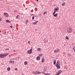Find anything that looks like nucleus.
<instances>
[{"mask_svg":"<svg viewBox=\"0 0 75 75\" xmlns=\"http://www.w3.org/2000/svg\"><path fill=\"white\" fill-rule=\"evenodd\" d=\"M57 15H58V14L57 13H56L55 14H53V16L54 17H57Z\"/></svg>","mask_w":75,"mask_h":75,"instance_id":"13","label":"nucleus"},{"mask_svg":"<svg viewBox=\"0 0 75 75\" xmlns=\"http://www.w3.org/2000/svg\"><path fill=\"white\" fill-rule=\"evenodd\" d=\"M59 10V8L58 7H57V8H54V11H57L58 10Z\"/></svg>","mask_w":75,"mask_h":75,"instance_id":"8","label":"nucleus"},{"mask_svg":"<svg viewBox=\"0 0 75 75\" xmlns=\"http://www.w3.org/2000/svg\"><path fill=\"white\" fill-rule=\"evenodd\" d=\"M59 61L58 60L57 61V64H56L55 65V66L57 69H60V68H61V67H60V64H59Z\"/></svg>","mask_w":75,"mask_h":75,"instance_id":"1","label":"nucleus"},{"mask_svg":"<svg viewBox=\"0 0 75 75\" xmlns=\"http://www.w3.org/2000/svg\"><path fill=\"white\" fill-rule=\"evenodd\" d=\"M45 40V39H44V40H43V41H44Z\"/></svg>","mask_w":75,"mask_h":75,"instance_id":"41","label":"nucleus"},{"mask_svg":"<svg viewBox=\"0 0 75 75\" xmlns=\"http://www.w3.org/2000/svg\"><path fill=\"white\" fill-rule=\"evenodd\" d=\"M56 50H57V52H59V49H57Z\"/></svg>","mask_w":75,"mask_h":75,"instance_id":"27","label":"nucleus"},{"mask_svg":"<svg viewBox=\"0 0 75 75\" xmlns=\"http://www.w3.org/2000/svg\"><path fill=\"white\" fill-rule=\"evenodd\" d=\"M10 22H11L10 21H8V20L6 21V23H10Z\"/></svg>","mask_w":75,"mask_h":75,"instance_id":"16","label":"nucleus"},{"mask_svg":"<svg viewBox=\"0 0 75 75\" xmlns=\"http://www.w3.org/2000/svg\"><path fill=\"white\" fill-rule=\"evenodd\" d=\"M64 45L65 46V45Z\"/></svg>","mask_w":75,"mask_h":75,"instance_id":"53","label":"nucleus"},{"mask_svg":"<svg viewBox=\"0 0 75 75\" xmlns=\"http://www.w3.org/2000/svg\"><path fill=\"white\" fill-rule=\"evenodd\" d=\"M2 20V19H1V18H0V21H1Z\"/></svg>","mask_w":75,"mask_h":75,"instance_id":"39","label":"nucleus"},{"mask_svg":"<svg viewBox=\"0 0 75 75\" xmlns=\"http://www.w3.org/2000/svg\"><path fill=\"white\" fill-rule=\"evenodd\" d=\"M41 74V72L40 71H38V74Z\"/></svg>","mask_w":75,"mask_h":75,"instance_id":"35","label":"nucleus"},{"mask_svg":"<svg viewBox=\"0 0 75 75\" xmlns=\"http://www.w3.org/2000/svg\"><path fill=\"white\" fill-rule=\"evenodd\" d=\"M38 16H35V17H38Z\"/></svg>","mask_w":75,"mask_h":75,"instance_id":"44","label":"nucleus"},{"mask_svg":"<svg viewBox=\"0 0 75 75\" xmlns=\"http://www.w3.org/2000/svg\"><path fill=\"white\" fill-rule=\"evenodd\" d=\"M55 64H56V61L55 60H54V61H53L54 65H55Z\"/></svg>","mask_w":75,"mask_h":75,"instance_id":"14","label":"nucleus"},{"mask_svg":"<svg viewBox=\"0 0 75 75\" xmlns=\"http://www.w3.org/2000/svg\"><path fill=\"white\" fill-rule=\"evenodd\" d=\"M36 1H38V0H36Z\"/></svg>","mask_w":75,"mask_h":75,"instance_id":"42","label":"nucleus"},{"mask_svg":"<svg viewBox=\"0 0 75 75\" xmlns=\"http://www.w3.org/2000/svg\"><path fill=\"white\" fill-rule=\"evenodd\" d=\"M10 27H11V28H12V27H13V26H10Z\"/></svg>","mask_w":75,"mask_h":75,"instance_id":"40","label":"nucleus"},{"mask_svg":"<svg viewBox=\"0 0 75 75\" xmlns=\"http://www.w3.org/2000/svg\"><path fill=\"white\" fill-rule=\"evenodd\" d=\"M5 50H9V49H5Z\"/></svg>","mask_w":75,"mask_h":75,"instance_id":"37","label":"nucleus"},{"mask_svg":"<svg viewBox=\"0 0 75 75\" xmlns=\"http://www.w3.org/2000/svg\"><path fill=\"white\" fill-rule=\"evenodd\" d=\"M10 69H10V68H7V71H9L10 70Z\"/></svg>","mask_w":75,"mask_h":75,"instance_id":"20","label":"nucleus"},{"mask_svg":"<svg viewBox=\"0 0 75 75\" xmlns=\"http://www.w3.org/2000/svg\"><path fill=\"white\" fill-rule=\"evenodd\" d=\"M25 22H26L25 23V24H27V23L28 22V20H27L25 21Z\"/></svg>","mask_w":75,"mask_h":75,"instance_id":"25","label":"nucleus"},{"mask_svg":"<svg viewBox=\"0 0 75 75\" xmlns=\"http://www.w3.org/2000/svg\"><path fill=\"white\" fill-rule=\"evenodd\" d=\"M24 75V74H22V75Z\"/></svg>","mask_w":75,"mask_h":75,"instance_id":"49","label":"nucleus"},{"mask_svg":"<svg viewBox=\"0 0 75 75\" xmlns=\"http://www.w3.org/2000/svg\"><path fill=\"white\" fill-rule=\"evenodd\" d=\"M65 3H63L62 4V6H65Z\"/></svg>","mask_w":75,"mask_h":75,"instance_id":"15","label":"nucleus"},{"mask_svg":"<svg viewBox=\"0 0 75 75\" xmlns=\"http://www.w3.org/2000/svg\"><path fill=\"white\" fill-rule=\"evenodd\" d=\"M55 12H56V11H55L54 10V12L53 13V15L54 14H55Z\"/></svg>","mask_w":75,"mask_h":75,"instance_id":"28","label":"nucleus"},{"mask_svg":"<svg viewBox=\"0 0 75 75\" xmlns=\"http://www.w3.org/2000/svg\"><path fill=\"white\" fill-rule=\"evenodd\" d=\"M42 74H45V75H51V74L50 73H47V74H45V73L44 72H42Z\"/></svg>","mask_w":75,"mask_h":75,"instance_id":"10","label":"nucleus"},{"mask_svg":"<svg viewBox=\"0 0 75 75\" xmlns=\"http://www.w3.org/2000/svg\"><path fill=\"white\" fill-rule=\"evenodd\" d=\"M34 14H32V15H34Z\"/></svg>","mask_w":75,"mask_h":75,"instance_id":"50","label":"nucleus"},{"mask_svg":"<svg viewBox=\"0 0 75 75\" xmlns=\"http://www.w3.org/2000/svg\"><path fill=\"white\" fill-rule=\"evenodd\" d=\"M4 16H5L6 17H8V13H7L5 12L4 13Z\"/></svg>","mask_w":75,"mask_h":75,"instance_id":"5","label":"nucleus"},{"mask_svg":"<svg viewBox=\"0 0 75 75\" xmlns=\"http://www.w3.org/2000/svg\"><path fill=\"white\" fill-rule=\"evenodd\" d=\"M36 59L37 60H39V59H40V56L37 57Z\"/></svg>","mask_w":75,"mask_h":75,"instance_id":"12","label":"nucleus"},{"mask_svg":"<svg viewBox=\"0 0 75 75\" xmlns=\"http://www.w3.org/2000/svg\"><path fill=\"white\" fill-rule=\"evenodd\" d=\"M62 72V71L61 70H59L58 73H57V75H59V74H61V73Z\"/></svg>","mask_w":75,"mask_h":75,"instance_id":"6","label":"nucleus"},{"mask_svg":"<svg viewBox=\"0 0 75 75\" xmlns=\"http://www.w3.org/2000/svg\"><path fill=\"white\" fill-rule=\"evenodd\" d=\"M46 71H47V70H43L42 72H46Z\"/></svg>","mask_w":75,"mask_h":75,"instance_id":"30","label":"nucleus"},{"mask_svg":"<svg viewBox=\"0 0 75 75\" xmlns=\"http://www.w3.org/2000/svg\"><path fill=\"white\" fill-rule=\"evenodd\" d=\"M15 71H17V68H16V69H15Z\"/></svg>","mask_w":75,"mask_h":75,"instance_id":"36","label":"nucleus"},{"mask_svg":"<svg viewBox=\"0 0 75 75\" xmlns=\"http://www.w3.org/2000/svg\"><path fill=\"white\" fill-rule=\"evenodd\" d=\"M4 34H6V32H4Z\"/></svg>","mask_w":75,"mask_h":75,"instance_id":"43","label":"nucleus"},{"mask_svg":"<svg viewBox=\"0 0 75 75\" xmlns=\"http://www.w3.org/2000/svg\"><path fill=\"white\" fill-rule=\"evenodd\" d=\"M45 14H46V12L45 11L44 12V13H43L44 15Z\"/></svg>","mask_w":75,"mask_h":75,"instance_id":"34","label":"nucleus"},{"mask_svg":"<svg viewBox=\"0 0 75 75\" xmlns=\"http://www.w3.org/2000/svg\"><path fill=\"white\" fill-rule=\"evenodd\" d=\"M73 50L74 52H75V45L74 46V47H73Z\"/></svg>","mask_w":75,"mask_h":75,"instance_id":"17","label":"nucleus"},{"mask_svg":"<svg viewBox=\"0 0 75 75\" xmlns=\"http://www.w3.org/2000/svg\"><path fill=\"white\" fill-rule=\"evenodd\" d=\"M67 31L68 33H70L72 31V29L70 28H68L67 29Z\"/></svg>","mask_w":75,"mask_h":75,"instance_id":"4","label":"nucleus"},{"mask_svg":"<svg viewBox=\"0 0 75 75\" xmlns=\"http://www.w3.org/2000/svg\"><path fill=\"white\" fill-rule=\"evenodd\" d=\"M39 55L40 57H42V54H40Z\"/></svg>","mask_w":75,"mask_h":75,"instance_id":"32","label":"nucleus"},{"mask_svg":"<svg viewBox=\"0 0 75 75\" xmlns=\"http://www.w3.org/2000/svg\"><path fill=\"white\" fill-rule=\"evenodd\" d=\"M13 51H14V52H15V51H16V50H14Z\"/></svg>","mask_w":75,"mask_h":75,"instance_id":"48","label":"nucleus"},{"mask_svg":"<svg viewBox=\"0 0 75 75\" xmlns=\"http://www.w3.org/2000/svg\"><path fill=\"white\" fill-rule=\"evenodd\" d=\"M14 12H15V11H14Z\"/></svg>","mask_w":75,"mask_h":75,"instance_id":"54","label":"nucleus"},{"mask_svg":"<svg viewBox=\"0 0 75 75\" xmlns=\"http://www.w3.org/2000/svg\"><path fill=\"white\" fill-rule=\"evenodd\" d=\"M54 53H56V52H57V50H55L54 51Z\"/></svg>","mask_w":75,"mask_h":75,"instance_id":"26","label":"nucleus"},{"mask_svg":"<svg viewBox=\"0 0 75 75\" xmlns=\"http://www.w3.org/2000/svg\"><path fill=\"white\" fill-rule=\"evenodd\" d=\"M30 41L28 42V43H30Z\"/></svg>","mask_w":75,"mask_h":75,"instance_id":"45","label":"nucleus"},{"mask_svg":"<svg viewBox=\"0 0 75 75\" xmlns=\"http://www.w3.org/2000/svg\"><path fill=\"white\" fill-rule=\"evenodd\" d=\"M33 74H35L36 75V74H38V71H33L32 72Z\"/></svg>","mask_w":75,"mask_h":75,"instance_id":"7","label":"nucleus"},{"mask_svg":"<svg viewBox=\"0 0 75 75\" xmlns=\"http://www.w3.org/2000/svg\"><path fill=\"white\" fill-rule=\"evenodd\" d=\"M65 68V69H67V67H66Z\"/></svg>","mask_w":75,"mask_h":75,"instance_id":"46","label":"nucleus"},{"mask_svg":"<svg viewBox=\"0 0 75 75\" xmlns=\"http://www.w3.org/2000/svg\"><path fill=\"white\" fill-rule=\"evenodd\" d=\"M9 54V53H7L2 55H1V54H0V58H4V57H6V56Z\"/></svg>","mask_w":75,"mask_h":75,"instance_id":"2","label":"nucleus"},{"mask_svg":"<svg viewBox=\"0 0 75 75\" xmlns=\"http://www.w3.org/2000/svg\"><path fill=\"white\" fill-rule=\"evenodd\" d=\"M20 59V57H17V58H15V59H17V60H18L19 59Z\"/></svg>","mask_w":75,"mask_h":75,"instance_id":"18","label":"nucleus"},{"mask_svg":"<svg viewBox=\"0 0 75 75\" xmlns=\"http://www.w3.org/2000/svg\"><path fill=\"white\" fill-rule=\"evenodd\" d=\"M47 42H48V40H47Z\"/></svg>","mask_w":75,"mask_h":75,"instance_id":"52","label":"nucleus"},{"mask_svg":"<svg viewBox=\"0 0 75 75\" xmlns=\"http://www.w3.org/2000/svg\"><path fill=\"white\" fill-rule=\"evenodd\" d=\"M9 63H13V64H14V61H12V60H10L9 61Z\"/></svg>","mask_w":75,"mask_h":75,"instance_id":"11","label":"nucleus"},{"mask_svg":"<svg viewBox=\"0 0 75 75\" xmlns=\"http://www.w3.org/2000/svg\"><path fill=\"white\" fill-rule=\"evenodd\" d=\"M67 55H68V56H69V57L70 56H71V55H72L71 54H70V53H68Z\"/></svg>","mask_w":75,"mask_h":75,"instance_id":"23","label":"nucleus"},{"mask_svg":"<svg viewBox=\"0 0 75 75\" xmlns=\"http://www.w3.org/2000/svg\"><path fill=\"white\" fill-rule=\"evenodd\" d=\"M64 0V1H65V0Z\"/></svg>","mask_w":75,"mask_h":75,"instance_id":"51","label":"nucleus"},{"mask_svg":"<svg viewBox=\"0 0 75 75\" xmlns=\"http://www.w3.org/2000/svg\"><path fill=\"white\" fill-rule=\"evenodd\" d=\"M32 20H34V16H33L32 17Z\"/></svg>","mask_w":75,"mask_h":75,"instance_id":"31","label":"nucleus"},{"mask_svg":"<svg viewBox=\"0 0 75 75\" xmlns=\"http://www.w3.org/2000/svg\"><path fill=\"white\" fill-rule=\"evenodd\" d=\"M44 61H45V60H44V57H43L42 58V61H41V62H44Z\"/></svg>","mask_w":75,"mask_h":75,"instance_id":"9","label":"nucleus"},{"mask_svg":"<svg viewBox=\"0 0 75 75\" xmlns=\"http://www.w3.org/2000/svg\"><path fill=\"white\" fill-rule=\"evenodd\" d=\"M27 53L28 54H31L33 53V49L31 48L29 50H28L27 52Z\"/></svg>","mask_w":75,"mask_h":75,"instance_id":"3","label":"nucleus"},{"mask_svg":"<svg viewBox=\"0 0 75 75\" xmlns=\"http://www.w3.org/2000/svg\"><path fill=\"white\" fill-rule=\"evenodd\" d=\"M14 59H15V58L13 59H12L14 60Z\"/></svg>","mask_w":75,"mask_h":75,"instance_id":"47","label":"nucleus"},{"mask_svg":"<svg viewBox=\"0 0 75 75\" xmlns=\"http://www.w3.org/2000/svg\"><path fill=\"white\" fill-rule=\"evenodd\" d=\"M38 50L39 51H40V50H41V49H40V48H38Z\"/></svg>","mask_w":75,"mask_h":75,"instance_id":"29","label":"nucleus"},{"mask_svg":"<svg viewBox=\"0 0 75 75\" xmlns=\"http://www.w3.org/2000/svg\"><path fill=\"white\" fill-rule=\"evenodd\" d=\"M65 38H66V39H67L68 40H69V38H68V36H66V37Z\"/></svg>","mask_w":75,"mask_h":75,"instance_id":"24","label":"nucleus"},{"mask_svg":"<svg viewBox=\"0 0 75 75\" xmlns=\"http://www.w3.org/2000/svg\"><path fill=\"white\" fill-rule=\"evenodd\" d=\"M38 21H36V22H35V23H38Z\"/></svg>","mask_w":75,"mask_h":75,"instance_id":"38","label":"nucleus"},{"mask_svg":"<svg viewBox=\"0 0 75 75\" xmlns=\"http://www.w3.org/2000/svg\"><path fill=\"white\" fill-rule=\"evenodd\" d=\"M36 23L35 22L33 23V24H34V25H35V24H36Z\"/></svg>","mask_w":75,"mask_h":75,"instance_id":"33","label":"nucleus"},{"mask_svg":"<svg viewBox=\"0 0 75 75\" xmlns=\"http://www.w3.org/2000/svg\"><path fill=\"white\" fill-rule=\"evenodd\" d=\"M20 17V16L19 15H18L16 17V18H18Z\"/></svg>","mask_w":75,"mask_h":75,"instance_id":"19","label":"nucleus"},{"mask_svg":"<svg viewBox=\"0 0 75 75\" xmlns=\"http://www.w3.org/2000/svg\"><path fill=\"white\" fill-rule=\"evenodd\" d=\"M47 68L46 67H44L43 69V70L47 71Z\"/></svg>","mask_w":75,"mask_h":75,"instance_id":"22","label":"nucleus"},{"mask_svg":"<svg viewBox=\"0 0 75 75\" xmlns=\"http://www.w3.org/2000/svg\"><path fill=\"white\" fill-rule=\"evenodd\" d=\"M24 65H27V62H24Z\"/></svg>","mask_w":75,"mask_h":75,"instance_id":"21","label":"nucleus"}]
</instances>
